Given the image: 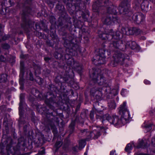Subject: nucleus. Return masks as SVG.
Masks as SVG:
<instances>
[{
	"label": "nucleus",
	"instance_id": "obj_6",
	"mask_svg": "<svg viewBox=\"0 0 155 155\" xmlns=\"http://www.w3.org/2000/svg\"><path fill=\"white\" fill-rule=\"evenodd\" d=\"M63 117V116L62 113H59L58 115H54V117L53 118H51V116H50L49 117H48L46 116V118L44 121V124L46 127L48 128L50 127L52 130L54 134L56 135L58 133V131L55 124L56 125H58L59 124L60 120H61V124L62 125L63 122V120L61 117Z\"/></svg>",
	"mask_w": 155,
	"mask_h": 155
},
{
	"label": "nucleus",
	"instance_id": "obj_41",
	"mask_svg": "<svg viewBox=\"0 0 155 155\" xmlns=\"http://www.w3.org/2000/svg\"><path fill=\"white\" fill-rule=\"evenodd\" d=\"M152 124H145L143 126L144 128L146 129L147 132L150 131L152 129Z\"/></svg>",
	"mask_w": 155,
	"mask_h": 155
},
{
	"label": "nucleus",
	"instance_id": "obj_17",
	"mask_svg": "<svg viewBox=\"0 0 155 155\" xmlns=\"http://www.w3.org/2000/svg\"><path fill=\"white\" fill-rule=\"evenodd\" d=\"M132 20L135 23L139 24L142 23L144 20L145 16L141 13L137 12L134 14L132 17Z\"/></svg>",
	"mask_w": 155,
	"mask_h": 155
},
{
	"label": "nucleus",
	"instance_id": "obj_29",
	"mask_svg": "<svg viewBox=\"0 0 155 155\" xmlns=\"http://www.w3.org/2000/svg\"><path fill=\"white\" fill-rule=\"evenodd\" d=\"M127 45H129L132 49H136L138 47L137 44L135 41H128L127 42Z\"/></svg>",
	"mask_w": 155,
	"mask_h": 155
},
{
	"label": "nucleus",
	"instance_id": "obj_45",
	"mask_svg": "<svg viewBox=\"0 0 155 155\" xmlns=\"http://www.w3.org/2000/svg\"><path fill=\"white\" fill-rule=\"evenodd\" d=\"M132 149V147L131 144L130 143H128L126 145L125 149V151L128 152L131 150Z\"/></svg>",
	"mask_w": 155,
	"mask_h": 155
},
{
	"label": "nucleus",
	"instance_id": "obj_54",
	"mask_svg": "<svg viewBox=\"0 0 155 155\" xmlns=\"http://www.w3.org/2000/svg\"><path fill=\"white\" fill-rule=\"evenodd\" d=\"M29 80L31 81H33L34 80V78L33 76V74L31 72L29 73Z\"/></svg>",
	"mask_w": 155,
	"mask_h": 155
},
{
	"label": "nucleus",
	"instance_id": "obj_22",
	"mask_svg": "<svg viewBox=\"0 0 155 155\" xmlns=\"http://www.w3.org/2000/svg\"><path fill=\"white\" fill-rule=\"evenodd\" d=\"M107 12L109 14V15H112L113 16L117 15V12L116 11V7L112 5L110 7L107 8Z\"/></svg>",
	"mask_w": 155,
	"mask_h": 155
},
{
	"label": "nucleus",
	"instance_id": "obj_49",
	"mask_svg": "<svg viewBox=\"0 0 155 155\" xmlns=\"http://www.w3.org/2000/svg\"><path fill=\"white\" fill-rule=\"evenodd\" d=\"M94 110H92L90 112V119L92 120H93L94 119Z\"/></svg>",
	"mask_w": 155,
	"mask_h": 155
},
{
	"label": "nucleus",
	"instance_id": "obj_51",
	"mask_svg": "<svg viewBox=\"0 0 155 155\" xmlns=\"http://www.w3.org/2000/svg\"><path fill=\"white\" fill-rule=\"evenodd\" d=\"M64 143L67 146H69L71 143L70 141L68 139H66L64 140Z\"/></svg>",
	"mask_w": 155,
	"mask_h": 155
},
{
	"label": "nucleus",
	"instance_id": "obj_42",
	"mask_svg": "<svg viewBox=\"0 0 155 155\" xmlns=\"http://www.w3.org/2000/svg\"><path fill=\"white\" fill-rule=\"evenodd\" d=\"M23 106H19V114L20 116V118L23 117Z\"/></svg>",
	"mask_w": 155,
	"mask_h": 155
},
{
	"label": "nucleus",
	"instance_id": "obj_47",
	"mask_svg": "<svg viewBox=\"0 0 155 155\" xmlns=\"http://www.w3.org/2000/svg\"><path fill=\"white\" fill-rule=\"evenodd\" d=\"M107 32L106 33H103L101 34H100L99 37L101 38L103 40H107Z\"/></svg>",
	"mask_w": 155,
	"mask_h": 155
},
{
	"label": "nucleus",
	"instance_id": "obj_58",
	"mask_svg": "<svg viewBox=\"0 0 155 155\" xmlns=\"http://www.w3.org/2000/svg\"><path fill=\"white\" fill-rule=\"evenodd\" d=\"M5 60V58L4 56L1 55L0 56V61L2 62H4Z\"/></svg>",
	"mask_w": 155,
	"mask_h": 155
},
{
	"label": "nucleus",
	"instance_id": "obj_5",
	"mask_svg": "<svg viewBox=\"0 0 155 155\" xmlns=\"http://www.w3.org/2000/svg\"><path fill=\"white\" fill-rule=\"evenodd\" d=\"M56 8L58 11V12L60 15L58 25V28L60 31V34L63 37L71 35L67 31L69 25L66 20L67 15L64 6L61 2H58Z\"/></svg>",
	"mask_w": 155,
	"mask_h": 155
},
{
	"label": "nucleus",
	"instance_id": "obj_39",
	"mask_svg": "<svg viewBox=\"0 0 155 155\" xmlns=\"http://www.w3.org/2000/svg\"><path fill=\"white\" fill-rule=\"evenodd\" d=\"M62 144V142L61 141H57L56 142L54 147L56 148V150H58L59 147L61 146Z\"/></svg>",
	"mask_w": 155,
	"mask_h": 155
},
{
	"label": "nucleus",
	"instance_id": "obj_56",
	"mask_svg": "<svg viewBox=\"0 0 155 155\" xmlns=\"http://www.w3.org/2000/svg\"><path fill=\"white\" fill-rule=\"evenodd\" d=\"M84 143L85 142L84 140H80L79 142V146L82 147L83 145H84Z\"/></svg>",
	"mask_w": 155,
	"mask_h": 155
},
{
	"label": "nucleus",
	"instance_id": "obj_33",
	"mask_svg": "<svg viewBox=\"0 0 155 155\" xmlns=\"http://www.w3.org/2000/svg\"><path fill=\"white\" fill-rule=\"evenodd\" d=\"M8 75L6 74H2L0 76V82H5L7 81V77Z\"/></svg>",
	"mask_w": 155,
	"mask_h": 155
},
{
	"label": "nucleus",
	"instance_id": "obj_4",
	"mask_svg": "<svg viewBox=\"0 0 155 155\" xmlns=\"http://www.w3.org/2000/svg\"><path fill=\"white\" fill-rule=\"evenodd\" d=\"M31 2L29 0H26L23 5V9L21 14V20L23 23L21 24V27L25 29L28 27H33L35 30L41 29L39 24L36 22L35 24V28L34 27L35 22L30 20L29 18V15L31 12V9L30 7Z\"/></svg>",
	"mask_w": 155,
	"mask_h": 155
},
{
	"label": "nucleus",
	"instance_id": "obj_11",
	"mask_svg": "<svg viewBox=\"0 0 155 155\" xmlns=\"http://www.w3.org/2000/svg\"><path fill=\"white\" fill-rule=\"evenodd\" d=\"M65 73V72L64 73V74L61 76V75H58L57 76L54 80V81L55 83L57 84H58V85H59V87H57L55 88V89L54 90L53 89V88L54 87V86L52 84H50L49 85V89H50V90L52 91L56 92L57 90H58L59 89L61 88V85H62V81L61 80L62 79L63 81V82H65L66 83H68L69 81H72V79H71L70 80L68 81H65L63 79V76L64 75V74Z\"/></svg>",
	"mask_w": 155,
	"mask_h": 155
},
{
	"label": "nucleus",
	"instance_id": "obj_50",
	"mask_svg": "<svg viewBox=\"0 0 155 155\" xmlns=\"http://www.w3.org/2000/svg\"><path fill=\"white\" fill-rule=\"evenodd\" d=\"M42 150H40L39 151L38 154L39 155H43L45 153V148L42 147L41 148Z\"/></svg>",
	"mask_w": 155,
	"mask_h": 155
},
{
	"label": "nucleus",
	"instance_id": "obj_31",
	"mask_svg": "<svg viewBox=\"0 0 155 155\" xmlns=\"http://www.w3.org/2000/svg\"><path fill=\"white\" fill-rule=\"evenodd\" d=\"M108 106L111 109H115L116 107V104L113 99L108 101Z\"/></svg>",
	"mask_w": 155,
	"mask_h": 155
},
{
	"label": "nucleus",
	"instance_id": "obj_28",
	"mask_svg": "<svg viewBox=\"0 0 155 155\" xmlns=\"http://www.w3.org/2000/svg\"><path fill=\"white\" fill-rule=\"evenodd\" d=\"M24 74H20L19 75V84L20 85V89L23 90L24 88L25 79L24 78Z\"/></svg>",
	"mask_w": 155,
	"mask_h": 155
},
{
	"label": "nucleus",
	"instance_id": "obj_43",
	"mask_svg": "<svg viewBox=\"0 0 155 155\" xmlns=\"http://www.w3.org/2000/svg\"><path fill=\"white\" fill-rule=\"evenodd\" d=\"M82 70V67L80 64L74 69V70L77 71L79 74H80L81 73Z\"/></svg>",
	"mask_w": 155,
	"mask_h": 155
},
{
	"label": "nucleus",
	"instance_id": "obj_48",
	"mask_svg": "<svg viewBox=\"0 0 155 155\" xmlns=\"http://www.w3.org/2000/svg\"><path fill=\"white\" fill-rule=\"evenodd\" d=\"M9 61L12 64H14L15 62V57L13 56H10Z\"/></svg>",
	"mask_w": 155,
	"mask_h": 155
},
{
	"label": "nucleus",
	"instance_id": "obj_19",
	"mask_svg": "<svg viewBox=\"0 0 155 155\" xmlns=\"http://www.w3.org/2000/svg\"><path fill=\"white\" fill-rule=\"evenodd\" d=\"M56 26L57 25H51L50 27L51 36L53 40H56L58 42L59 39L56 34Z\"/></svg>",
	"mask_w": 155,
	"mask_h": 155
},
{
	"label": "nucleus",
	"instance_id": "obj_38",
	"mask_svg": "<svg viewBox=\"0 0 155 155\" xmlns=\"http://www.w3.org/2000/svg\"><path fill=\"white\" fill-rule=\"evenodd\" d=\"M87 129H84L83 130H80L79 134L81 135H86L88 137V138L90 132L87 131Z\"/></svg>",
	"mask_w": 155,
	"mask_h": 155
},
{
	"label": "nucleus",
	"instance_id": "obj_32",
	"mask_svg": "<svg viewBox=\"0 0 155 155\" xmlns=\"http://www.w3.org/2000/svg\"><path fill=\"white\" fill-rule=\"evenodd\" d=\"M25 94L22 93L20 94V103L19 106H23L25 103Z\"/></svg>",
	"mask_w": 155,
	"mask_h": 155
},
{
	"label": "nucleus",
	"instance_id": "obj_15",
	"mask_svg": "<svg viewBox=\"0 0 155 155\" xmlns=\"http://www.w3.org/2000/svg\"><path fill=\"white\" fill-rule=\"evenodd\" d=\"M102 89L97 87H93L90 91L91 96L97 100L100 99L102 95Z\"/></svg>",
	"mask_w": 155,
	"mask_h": 155
},
{
	"label": "nucleus",
	"instance_id": "obj_61",
	"mask_svg": "<svg viewBox=\"0 0 155 155\" xmlns=\"http://www.w3.org/2000/svg\"><path fill=\"white\" fill-rule=\"evenodd\" d=\"M33 113L32 112V116L31 117V120L33 122H34L35 123V116H33Z\"/></svg>",
	"mask_w": 155,
	"mask_h": 155
},
{
	"label": "nucleus",
	"instance_id": "obj_12",
	"mask_svg": "<svg viewBox=\"0 0 155 155\" xmlns=\"http://www.w3.org/2000/svg\"><path fill=\"white\" fill-rule=\"evenodd\" d=\"M113 58H115L116 61L119 63V64L123 65L125 64L126 61L129 58L128 55L120 52H116L113 56Z\"/></svg>",
	"mask_w": 155,
	"mask_h": 155
},
{
	"label": "nucleus",
	"instance_id": "obj_57",
	"mask_svg": "<svg viewBox=\"0 0 155 155\" xmlns=\"http://www.w3.org/2000/svg\"><path fill=\"white\" fill-rule=\"evenodd\" d=\"M51 58L48 57H45L44 58V60L46 62L48 63L51 60Z\"/></svg>",
	"mask_w": 155,
	"mask_h": 155
},
{
	"label": "nucleus",
	"instance_id": "obj_20",
	"mask_svg": "<svg viewBox=\"0 0 155 155\" xmlns=\"http://www.w3.org/2000/svg\"><path fill=\"white\" fill-rule=\"evenodd\" d=\"M101 135L100 131L97 128L96 129L94 130L92 132H90L88 138H92L94 139H97Z\"/></svg>",
	"mask_w": 155,
	"mask_h": 155
},
{
	"label": "nucleus",
	"instance_id": "obj_30",
	"mask_svg": "<svg viewBox=\"0 0 155 155\" xmlns=\"http://www.w3.org/2000/svg\"><path fill=\"white\" fill-rule=\"evenodd\" d=\"M75 126V122L72 121L69 127V131L70 134H71L73 133L74 130Z\"/></svg>",
	"mask_w": 155,
	"mask_h": 155
},
{
	"label": "nucleus",
	"instance_id": "obj_10",
	"mask_svg": "<svg viewBox=\"0 0 155 155\" xmlns=\"http://www.w3.org/2000/svg\"><path fill=\"white\" fill-rule=\"evenodd\" d=\"M124 35L122 32L120 31H117L115 33V35H114V39L115 42L111 45L115 48L118 49L120 50L123 49L122 46H124L122 41L121 39L123 38Z\"/></svg>",
	"mask_w": 155,
	"mask_h": 155
},
{
	"label": "nucleus",
	"instance_id": "obj_25",
	"mask_svg": "<svg viewBox=\"0 0 155 155\" xmlns=\"http://www.w3.org/2000/svg\"><path fill=\"white\" fill-rule=\"evenodd\" d=\"M147 142L144 141L143 140H142L138 143L136 147L137 148H144L147 147Z\"/></svg>",
	"mask_w": 155,
	"mask_h": 155
},
{
	"label": "nucleus",
	"instance_id": "obj_53",
	"mask_svg": "<svg viewBox=\"0 0 155 155\" xmlns=\"http://www.w3.org/2000/svg\"><path fill=\"white\" fill-rule=\"evenodd\" d=\"M34 69L35 70V72L37 70H40V67L39 66L35 64L34 66Z\"/></svg>",
	"mask_w": 155,
	"mask_h": 155
},
{
	"label": "nucleus",
	"instance_id": "obj_18",
	"mask_svg": "<svg viewBox=\"0 0 155 155\" xmlns=\"http://www.w3.org/2000/svg\"><path fill=\"white\" fill-rule=\"evenodd\" d=\"M114 33L112 29H110L107 32V40L110 41V46L111 47H114L111 44L115 42L114 39Z\"/></svg>",
	"mask_w": 155,
	"mask_h": 155
},
{
	"label": "nucleus",
	"instance_id": "obj_46",
	"mask_svg": "<svg viewBox=\"0 0 155 155\" xmlns=\"http://www.w3.org/2000/svg\"><path fill=\"white\" fill-rule=\"evenodd\" d=\"M2 47L3 49L8 50L10 48V46L7 43H3L2 45Z\"/></svg>",
	"mask_w": 155,
	"mask_h": 155
},
{
	"label": "nucleus",
	"instance_id": "obj_26",
	"mask_svg": "<svg viewBox=\"0 0 155 155\" xmlns=\"http://www.w3.org/2000/svg\"><path fill=\"white\" fill-rule=\"evenodd\" d=\"M121 30L124 35H127V33L128 31H131V28L128 25L123 26L121 28Z\"/></svg>",
	"mask_w": 155,
	"mask_h": 155
},
{
	"label": "nucleus",
	"instance_id": "obj_60",
	"mask_svg": "<svg viewBox=\"0 0 155 155\" xmlns=\"http://www.w3.org/2000/svg\"><path fill=\"white\" fill-rule=\"evenodd\" d=\"M9 37L7 35H4L2 38V39L3 41H5L8 39Z\"/></svg>",
	"mask_w": 155,
	"mask_h": 155
},
{
	"label": "nucleus",
	"instance_id": "obj_37",
	"mask_svg": "<svg viewBox=\"0 0 155 155\" xmlns=\"http://www.w3.org/2000/svg\"><path fill=\"white\" fill-rule=\"evenodd\" d=\"M49 21L50 22L51 24V25H57V26H58V23L59 21V20L57 22V23H56V18L54 16H51L49 18Z\"/></svg>",
	"mask_w": 155,
	"mask_h": 155
},
{
	"label": "nucleus",
	"instance_id": "obj_23",
	"mask_svg": "<svg viewBox=\"0 0 155 155\" xmlns=\"http://www.w3.org/2000/svg\"><path fill=\"white\" fill-rule=\"evenodd\" d=\"M141 30L138 28L133 27L131 28V31H128L127 33V35H137L140 33Z\"/></svg>",
	"mask_w": 155,
	"mask_h": 155
},
{
	"label": "nucleus",
	"instance_id": "obj_8",
	"mask_svg": "<svg viewBox=\"0 0 155 155\" xmlns=\"http://www.w3.org/2000/svg\"><path fill=\"white\" fill-rule=\"evenodd\" d=\"M119 5V8L122 11L121 13L126 19H129L132 15V12L129 9V4L127 0H122Z\"/></svg>",
	"mask_w": 155,
	"mask_h": 155
},
{
	"label": "nucleus",
	"instance_id": "obj_14",
	"mask_svg": "<svg viewBox=\"0 0 155 155\" xmlns=\"http://www.w3.org/2000/svg\"><path fill=\"white\" fill-rule=\"evenodd\" d=\"M14 143L13 140L10 137H8L5 141V144H6V150L7 155H14L15 153L16 150L14 147L12 148L13 151H12L11 148Z\"/></svg>",
	"mask_w": 155,
	"mask_h": 155
},
{
	"label": "nucleus",
	"instance_id": "obj_34",
	"mask_svg": "<svg viewBox=\"0 0 155 155\" xmlns=\"http://www.w3.org/2000/svg\"><path fill=\"white\" fill-rule=\"evenodd\" d=\"M72 121H74L75 122V123H81L82 124L84 123L83 117L82 116H81V117H80L78 115H76L75 120Z\"/></svg>",
	"mask_w": 155,
	"mask_h": 155
},
{
	"label": "nucleus",
	"instance_id": "obj_63",
	"mask_svg": "<svg viewBox=\"0 0 155 155\" xmlns=\"http://www.w3.org/2000/svg\"><path fill=\"white\" fill-rule=\"evenodd\" d=\"M69 146H67L66 144L64 143V144L63 146V148L64 150H66L68 149Z\"/></svg>",
	"mask_w": 155,
	"mask_h": 155
},
{
	"label": "nucleus",
	"instance_id": "obj_64",
	"mask_svg": "<svg viewBox=\"0 0 155 155\" xmlns=\"http://www.w3.org/2000/svg\"><path fill=\"white\" fill-rule=\"evenodd\" d=\"M47 2L49 5H53V2L52 0H47Z\"/></svg>",
	"mask_w": 155,
	"mask_h": 155
},
{
	"label": "nucleus",
	"instance_id": "obj_2",
	"mask_svg": "<svg viewBox=\"0 0 155 155\" xmlns=\"http://www.w3.org/2000/svg\"><path fill=\"white\" fill-rule=\"evenodd\" d=\"M119 113L121 115L120 118H119L118 116L115 115L114 114L111 116L107 114L104 115L97 114L96 118L101 120L103 124L107 120L115 126L123 124V120L127 121L130 117L129 112L126 107L125 102H124L119 108Z\"/></svg>",
	"mask_w": 155,
	"mask_h": 155
},
{
	"label": "nucleus",
	"instance_id": "obj_52",
	"mask_svg": "<svg viewBox=\"0 0 155 155\" xmlns=\"http://www.w3.org/2000/svg\"><path fill=\"white\" fill-rule=\"evenodd\" d=\"M28 100L29 101L32 103L34 102L35 100V98L33 96L31 95H30L28 97Z\"/></svg>",
	"mask_w": 155,
	"mask_h": 155
},
{
	"label": "nucleus",
	"instance_id": "obj_27",
	"mask_svg": "<svg viewBox=\"0 0 155 155\" xmlns=\"http://www.w3.org/2000/svg\"><path fill=\"white\" fill-rule=\"evenodd\" d=\"M44 135L40 134L38 135V141L36 143L38 144V146H41L44 143Z\"/></svg>",
	"mask_w": 155,
	"mask_h": 155
},
{
	"label": "nucleus",
	"instance_id": "obj_55",
	"mask_svg": "<svg viewBox=\"0 0 155 155\" xmlns=\"http://www.w3.org/2000/svg\"><path fill=\"white\" fill-rule=\"evenodd\" d=\"M106 130V129H105V128L104 127H101L100 130H99L100 131V132H103V133H105Z\"/></svg>",
	"mask_w": 155,
	"mask_h": 155
},
{
	"label": "nucleus",
	"instance_id": "obj_13",
	"mask_svg": "<svg viewBox=\"0 0 155 155\" xmlns=\"http://www.w3.org/2000/svg\"><path fill=\"white\" fill-rule=\"evenodd\" d=\"M112 5V3L109 0H106L103 3H101L99 1H97L92 5V8L94 11L99 12L102 6L107 7H110Z\"/></svg>",
	"mask_w": 155,
	"mask_h": 155
},
{
	"label": "nucleus",
	"instance_id": "obj_36",
	"mask_svg": "<svg viewBox=\"0 0 155 155\" xmlns=\"http://www.w3.org/2000/svg\"><path fill=\"white\" fill-rule=\"evenodd\" d=\"M113 59L114 60L111 61L108 65L112 67H114L117 66L118 64H119L118 62L117 61H116L115 58H113Z\"/></svg>",
	"mask_w": 155,
	"mask_h": 155
},
{
	"label": "nucleus",
	"instance_id": "obj_24",
	"mask_svg": "<svg viewBox=\"0 0 155 155\" xmlns=\"http://www.w3.org/2000/svg\"><path fill=\"white\" fill-rule=\"evenodd\" d=\"M149 2L146 0L143 1L141 4V7L142 12H147L148 11Z\"/></svg>",
	"mask_w": 155,
	"mask_h": 155
},
{
	"label": "nucleus",
	"instance_id": "obj_59",
	"mask_svg": "<svg viewBox=\"0 0 155 155\" xmlns=\"http://www.w3.org/2000/svg\"><path fill=\"white\" fill-rule=\"evenodd\" d=\"M78 146L76 145L72 148V150L74 152H77Z\"/></svg>",
	"mask_w": 155,
	"mask_h": 155
},
{
	"label": "nucleus",
	"instance_id": "obj_1",
	"mask_svg": "<svg viewBox=\"0 0 155 155\" xmlns=\"http://www.w3.org/2000/svg\"><path fill=\"white\" fill-rule=\"evenodd\" d=\"M62 39L64 41V46L66 48V54L64 56L63 49L60 48L58 51L54 53V55L55 58L60 60V62L62 64L61 66L64 68L66 67L63 78L64 81H67L72 79L74 76L73 71L71 67L74 69L79 64V62L75 61L72 56L81 53V51L80 47L76 43H74L76 40L72 35L63 37Z\"/></svg>",
	"mask_w": 155,
	"mask_h": 155
},
{
	"label": "nucleus",
	"instance_id": "obj_35",
	"mask_svg": "<svg viewBox=\"0 0 155 155\" xmlns=\"http://www.w3.org/2000/svg\"><path fill=\"white\" fill-rule=\"evenodd\" d=\"M25 66L24 62L21 61L20 62V74H24Z\"/></svg>",
	"mask_w": 155,
	"mask_h": 155
},
{
	"label": "nucleus",
	"instance_id": "obj_62",
	"mask_svg": "<svg viewBox=\"0 0 155 155\" xmlns=\"http://www.w3.org/2000/svg\"><path fill=\"white\" fill-rule=\"evenodd\" d=\"M27 54H21L20 55V57L22 59H26L27 58Z\"/></svg>",
	"mask_w": 155,
	"mask_h": 155
},
{
	"label": "nucleus",
	"instance_id": "obj_3",
	"mask_svg": "<svg viewBox=\"0 0 155 155\" xmlns=\"http://www.w3.org/2000/svg\"><path fill=\"white\" fill-rule=\"evenodd\" d=\"M45 102L47 105L44 108V110L46 111L47 117L51 116V118H54V115H58L57 110L54 107L51 105L55 104L56 106H61L62 105V100L61 98L56 96L52 93L48 92L44 94Z\"/></svg>",
	"mask_w": 155,
	"mask_h": 155
},
{
	"label": "nucleus",
	"instance_id": "obj_40",
	"mask_svg": "<svg viewBox=\"0 0 155 155\" xmlns=\"http://www.w3.org/2000/svg\"><path fill=\"white\" fill-rule=\"evenodd\" d=\"M3 125L4 126L5 132L6 134H9V130L8 126V123L6 122H3Z\"/></svg>",
	"mask_w": 155,
	"mask_h": 155
},
{
	"label": "nucleus",
	"instance_id": "obj_44",
	"mask_svg": "<svg viewBox=\"0 0 155 155\" xmlns=\"http://www.w3.org/2000/svg\"><path fill=\"white\" fill-rule=\"evenodd\" d=\"M50 73L51 71L47 69H45L43 71V74H44L46 77L49 76Z\"/></svg>",
	"mask_w": 155,
	"mask_h": 155
},
{
	"label": "nucleus",
	"instance_id": "obj_7",
	"mask_svg": "<svg viewBox=\"0 0 155 155\" xmlns=\"http://www.w3.org/2000/svg\"><path fill=\"white\" fill-rule=\"evenodd\" d=\"M100 72L101 70L99 69H92V74L90 75L91 79L90 82L91 84L92 85V83H93L94 84L97 83L99 85H103L107 83L106 78L103 74L100 73Z\"/></svg>",
	"mask_w": 155,
	"mask_h": 155
},
{
	"label": "nucleus",
	"instance_id": "obj_9",
	"mask_svg": "<svg viewBox=\"0 0 155 155\" xmlns=\"http://www.w3.org/2000/svg\"><path fill=\"white\" fill-rule=\"evenodd\" d=\"M103 48L100 49L98 54H96L94 58V60L95 62H97L96 64L101 65L105 63V58L106 57L105 55L106 49L105 48V43H103L102 45Z\"/></svg>",
	"mask_w": 155,
	"mask_h": 155
},
{
	"label": "nucleus",
	"instance_id": "obj_21",
	"mask_svg": "<svg viewBox=\"0 0 155 155\" xmlns=\"http://www.w3.org/2000/svg\"><path fill=\"white\" fill-rule=\"evenodd\" d=\"M31 93L40 100L44 99V95H43L41 93L35 88L32 89Z\"/></svg>",
	"mask_w": 155,
	"mask_h": 155
},
{
	"label": "nucleus",
	"instance_id": "obj_16",
	"mask_svg": "<svg viewBox=\"0 0 155 155\" xmlns=\"http://www.w3.org/2000/svg\"><path fill=\"white\" fill-rule=\"evenodd\" d=\"M119 20L118 16L114 15L113 16L112 15H109L107 16L104 19V23L107 25H113L114 23H117Z\"/></svg>",
	"mask_w": 155,
	"mask_h": 155
}]
</instances>
